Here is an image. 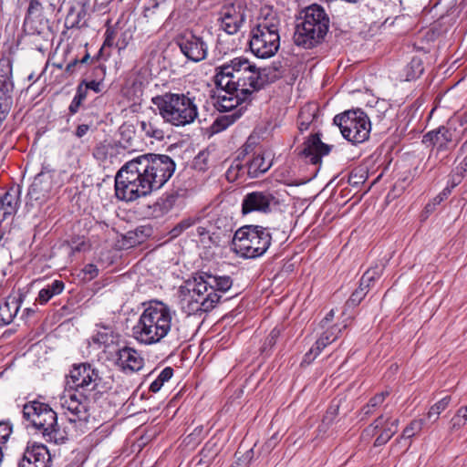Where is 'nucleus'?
<instances>
[{"label":"nucleus","mask_w":467,"mask_h":467,"mask_svg":"<svg viewBox=\"0 0 467 467\" xmlns=\"http://www.w3.org/2000/svg\"><path fill=\"white\" fill-rule=\"evenodd\" d=\"M78 5L81 7V10L78 12V16H84L88 13L90 8L91 0H77Z\"/></svg>","instance_id":"52"},{"label":"nucleus","mask_w":467,"mask_h":467,"mask_svg":"<svg viewBox=\"0 0 467 467\" xmlns=\"http://www.w3.org/2000/svg\"><path fill=\"white\" fill-rule=\"evenodd\" d=\"M14 90V83L12 80H0V96L12 97Z\"/></svg>","instance_id":"46"},{"label":"nucleus","mask_w":467,"mask_h":467,"mask_svg":"<svg viewBox=\"0 0 467 467\" xmlns=\"http://www.w3.org/2000/svg\"><path fill=\"white\" fill-rule=\"evenodd\" d=\"M88 92L89 91L87 89L85 85H83L80 82L77 88V92H76L75 97H77L81 102H84L88 96Z\"/></svg>","instance_id":"50"},{"label":"nucleus","mask_w":467,"mask_h":467,"mask_svg":"<svg viewBox=\"0 0 467 467\" xmlns=\"http://www.w3.org/2000/svg\"><path fill=\"white\" fill-rule=\"evenodd\" d=\"M220 27L229 35L236 34L244 22V14L234 7H225L222 11Z\"/></svg>","instance_id":"23"},{"label":"nucleus","mask_w":467,"mask_h":467,"mask_svg":"<svg viewBox=\"0 0 467 467\" xmlns=\"http://www.w3.org/2000/svg\"><path fill=\"white\" fill-rule=\"evenodd\" d=\"M347 325H333L324 331L321 336L317 339L314 346L306 353L302 363L310 364L321 353V351L329 344L337 340L343 328Z\"/></svg>","instance_id":"18"},{"label":"nucleus","mask_w":467,"mask_h":467,"mask_svg":"<svg viewBox=\"0 0 467 467\" xmlns=\"http://www.w3.org/2000/svg\"><path fill=\"white\" fill-rule=\"evenodd\" d=\"M78 64V60L75 59L73 61H71L70 63L67 64V67H66V71L67 72H70V73H73L74 70H75V67Z\"/></svg>","instance_id":"59"},{"label":"nucleus","mask_w":467,"mask_h":467,"mask_svg":"<svg viewBox=\"0 0 467 467\" xmlns=\"http://www.w3.org/2000/svg\"><path fill=\"white\" fill-rule=\"evenodd\" d=\"M19 190L12 187L0 198V222L12 217L19 206Z\"/></svg>","instance_id":"24"},{"label":"nucleus","mask_w":467,"mask_h":467,"mask_svg":"<svg viewBox=\"0 0 467 467\" xmlns=\"http://www.w3.org/2000/svg\"><path fill=\"white\" fill-rule=\"evenodd\" d=\"M368 271H372V274H370V277L376 280L380 276L382 273V268L377 266L375 268H370Z\"/></svg>","instance_id":"58"},{"label":"nucleus","mask_w":467,"mask_h":467,"mask_svg":"<svg viewBox=\"0 0 467 467\" xmlns=\"http://www.w3.org/2000/svg\"><path fill=\"white\" fill-rule=\"evenodd\" d=\"M83 272L86 275H88V277L92 279L98 275L99 269L95 265L88 264L84 267Z\"/></svg>","instance_id":"53"},{"label":"nucleus","mask_w":467,"mask_h":467,"mask_svg":"<svg viewBox=\"0 0 467 467\" xmlns=\"http://www.w3.org/2000/svg\"><path fill=\"white\" fill-rule=\"evenodd\" d=\"M272 235L268 228L246 225L239 228L233 238L234 251L243 257L256 258L269 248Z\"/></svg>","instance_id":"9"},{"label":"nucleus","mask_w":467,"mask_h":467,"mask_svg":"<svg viewBox=\"0 0 467 467\" xmlns=\"http://www.w3.org/2000/svg\"><path fill=\"white\" fill-rule=\"evenodd\" d=\"M90 127H91V124H86V123L79 124L75 130L76 137H78V138L84 137L90 130Z\"/></svg>","instance_id":"54"},{"label":"nucleus","mask_w":467,"mask_h":467,"mask_svg":"<svg viewBox=\"0 0 467 467\" xmlns=\"http://www.w3.org/2000/svg\"><path fill=\"white\" fill-rule=\"evenodd\" d=\"M334 317V310H330L327 316L324 317V319L321 321V325L324 327L327 326Z\"/></svg>","instance_id":"57"},{"label":"nucleus","mask_w":467,"mask_h":467,"mask_svg":"<svg viewBox=\"0 0 467 467\" xmlns=\"http://www.w3.org/2000/svg\"><path fill=\"white\" fill-rule=\"evenodd\" d=\"M197 222V219L192 217H188L182 220L178 223L171 230V234L172 237H177L182 234L185 230L189 229L192 225H194Z\"/></svg>","instance_id":"34"},{"label":"nucleus","mask_w":467,"mask_h":467,"mask_svg":"<svg viewBox=\"0 0 467 467\" xmlns=\"http://www.w3.org/2000/svg\"><path fill=\"white\" fill-rule=\"evenodd\" d=\"M95 73H96V75H97V76H99V75L103 76V75H104V69H103V67H96V68H95Z\"/></svg>","instance_id":"62"},{"label":"nucleus","mask_w":467,"mask_h":467,"mask_svg":"<svg viewBox=\"0 0 467 467\" xmlns=\"http://www.w3.org/2000/svg\"><path fill=\"white\" fill-rule=\"evenodd\" d=\"M389 391H382L373 396L360 410L361 419H367L375 413L376 410L384 402L389 396Z\"/></svg>","instance_id":"30"},{"label":"nucleus","mask_w":467,"mask_h":467,"mask_svg":"<svg viewBox=\"0 0 467 467\" xmlns=\"http://www.w3.org/2000/svg\"><path fill=\"white\" fill-rule=\"evenodd\" d=\"M423 71L422 65L420 60H412L407 72V80L414 79L421 75Z\"/></svg>","instance_id":"40"},{"label":"nucleus","mask_w":467,"mask_h":467,"mask_svg":"<svg viewBox=\"0 0 467 467\" xmlns=\"http://www.w3.org/2000/svg\"><path fill=\"white\" fill-rule=\"evenodd\" d=\"M245 168L243 167L240 162H236L231 165L226 171V177L229 181L236 180L241 173H244Z\"/></svg>","instance_id":"44"},{"label":"nucleus","mask_w":467,"mask_h":467,"mask_svg":"<svg viewBox=\"0 0 467 467\" xmlns=\"http://www.w3.org/2000/svg\"><path fill=\"white\" fill-rule=\"evenodd\" d=\"M399 423L398 419L391 420L390 417L381 414L364 431L363 437L378 434L374 446H382L398 431Z\"/></svg>","instance_id":"14"},{"label":"nucleus","mask_w":467,"mask_h":467,"mask_svg":"<svg viewBox=\"0 0 467 467\" xmlns=\"http://www.w3.org/2000/svg\"><path fill=\"white\" fill-rule=\"evenodd\" d=\"M180 194L178 192H166L153 205V213L156 216L168 213L176 204Z\"/></svg>","instance_id":"27"},{"label":"nucleus","mask_w":467,"mask_h":467,"mask_svg":"<svg viewBox=\"0 0 467 467\" xmlns=\"http://www.w3.org/2000/svg\"><path fill=\"white\" fill-rule=\"evenodd\" d=\"M23 415L46 441L55 443L64 441V434L57 424V413L49 405L36 400L28 402L23 407Z\"/></svg>","instance_id":"8"},{"label":"nucleus","mask_w":467,"mask_h":467,"mask_svg":"<svg viewBox=\"0 0 467 467\" xmlns=\"http://www.w3.org/2000/svg\"><path fill=\"white\" fill-rule=\"evenodd\" d=\"M99 379V371L88 363L76 365L70 370L67 384L73 390H69L60 399L61 407L71 414L68 417L69 421L88 420L90 400L88 393L95 390Z\"/></svg>","instance_id":"3"},{"label":"nucleus","mask_w":467,"mask_h":467,"mask_svg":"<svg viewBox=\"0 0 467 467\" xmlns=\"http://www.w3.org/2000/svg\"><path fill=\"white\" fill-rule=\"evenodd\" d=\"M117 364L124 371L135 372L143 368L144 359L134 348L124 347L118 351Z\"/></svg>","instance_id":"22"},{"label":"nucleus","mask_w":467,"mask_h":467,"mask_svg":"<svg viewBox=\"0 0 467 467\" xmlns=\"http://www.w3.org/2000/svg\"><path fill=\"white\" fill-rule=\"evenodd\" d=\"M455 131L448 127L441 126L427 132L422 138V143L427 147L436 148L437 152L448 151L456 146Z\"/></svg>","instance_id":"15"},{"label":"nucleus","mask_w":467,"mask_h":467,"mask_svg":"<svg viewBox=\"0 0 467 467\" xmlns=\"http://www.w3.org/2000/svg\"><path fill=\"white\" fill-rule=\"evenodd\" d=\"M83 102H81L77 97L74 96L69 107H68V115L74 116L79 110V108L82 106Z\"/></svg>","instance_id":"49"},{"label":"nucleus","mask_w":467,"mask_h":467,"mask_svg":"<svg viewBox=\"0 0 467 467\" xmlns=\"http://www.w3.org/2000/svg\"><path fill=\"white\" fill-rule=\"evenodd\" d=\"M462 150L466 152V156L463 158L462 161L460 163L458 169L461 170V176L463 175L464 172L467 171V139L462 147Z\"/></svg>","instance_id":"55"},{"label":"nucleus","mask_w":467,"mask_h":467,"mask_svg":"<svg viewBox=\"0 0 467 467\" xmlns=\"http://www.w3.org/2000/svg\"><path fill=\"white\" fill-rule=\"evenodd\" d=\"M215 82L221 88L240 90L244 96L252 95L278 78L274 67L257 68L247 58L234 57L216 68Z\"/></svg>","instance_id":"2"},{"label":"nucleus","mask_w":467,"mask_h":467,"mask_svg":"<svg viewBox=\"0 0 467 467\" xmlns=\"http://www.w3.org/2000/svg\"><path fill=\"white\" fill-rule=\"evenodd\" d=\"M88 59H89V55L86 54L81 60H78V64H83V63L87 62Z\"/></svg>","instance_id":"63"},{"label":"nucleus","mask_w":467,"mask_h":467,"mask_svg":"<svg viewBox=\"0 0 467 467\" xmlns=\"http://www.w3.org/2000/svg\"><path fill=\"white\" fill-rule=\"evenodd\" d=\"M173 375V369L171 367H166L159 374L158 378L150 384V390L153 393L158 392L164 382L168 381Z\"/></svg>","instance_id":"33"},{"label":"nucleus","mask_w":467,"mask_h":467,"mask_svg":"<svg viewBox=\"0 0 467 467\" xmlns=\"http://www.w3.org/2000/svg\"><path fill=\"white\" fill-rule=\"evenodd\" d=\"M368 291V290L367 288L359 285V286L352 293L349 299L347 301V306L355 307L358 306L366 296Z\"/></svg>","instance_id":"35"},{"label":"nucleus","mask_w":467,"mask_h":467,"mask_svg":"<svg viewBox=\"0 0 467 467\" xmlns=\"http://www.w3.org/2000/svg\"><path fill=\"white\" fill-rule=\"evenodd\" d=\"M280 21L275 16L265 17L251 32V51L260 58L273 57L280 46Z\"/></svg>","instance_id":"10"},{"label":"nucleus","mask_w":467,"mask_h":467,"mask_svg":"<svg viewBox=\"0 0 467 467\" xmlns=\"http://www.w3.org/2000/svg\"><path fill=\"white\" fill-rule=\"evenodd\" d=\"M280 206V199L276 192L270 191H256L247 193L242 202V213L247 214L253 212L271 213Z\"/></svg>","instance_id":"12"},{"label":"nucleus","mask_w":467,"mask_h":467,"mask_svg":"<svg viewBox=\"0 0 467 467\" xmlns=\"http://www.w3.org/2000/svg\"><path fill=\"white\" fill-rule=\"evenodd\" d=\"M115 36H116V30L113 27L109 26L105 32V40H104L103 46L104 47L113 46Z\"/></svg>","instance_id":"48"},{"label":"nucleus","mask_w":467,"mask_h":467,"mask_svg":"<svg viewBox=\"0 0 467 467\" xmlns=\"http://www.w3.org/2000/svg\"><path fill=\"white\" fill-rule=\"evenodd\" d=\"M333 123L339 128L342 136L354 144L364 142L369 138L371 123L368 115L360 109L336 115Z\"/></svg>","instance_id":"11"},{"label":"nucleus","mask_w":467,"mask_h":467,"mask_svg":"<svg viewBox=\"0 0 467 467\" xmlns=\"http://www.w3.org/2000/svg\"><path fill=\"white\" fill-rule=\"evenodd\" d=\"M293 41L296 46L312 49L323 42L329 28V17L318 5H311L301 12Z\"/></svg>","instance_id":"6"},{"label":"nucleus","mask_w":467,"mask_h":467,"mask_svg":"<svg viewBox=\"0 0 467 467\" xmlns=\"http://www.w3.org/2000/svg\"><path fill=\"white\" fill-rule=\"evenodd\" d=\"M85 245V243L84 242H81L80 244H78V245L76 246H71V253H75V252H79L81 251L82 249V246Z\"/></svg>","instance_id":"61"},{"label":"nucleus","mask_w":467,"mask_h":467,"mask_svg":"<svg viewBox=\"0 0 467 467\" xmlns=\"http://www.w3.org/2000/svg\"><path fill=\"white\" fill-rule=\"evenodd\" d=\"M176 45L183 56L190 61L198 63L208 55V44L204 38L192 31L184 32L176 38Z\"/></svg>","instance_id":"13"},{"label":"nucleus","mask_w":467,"mask_h":467,"mask_svg":"<svg viewBox=\"0 0 467 467\" xmlns=\"http://www.w3.org/2000/svg\"><path fill=\"white\" fill-rule=\"evenodd\" d=\"M51 455L43 444H34L27 447L17 467H50Z\"/></svg>","instance_id":"17"},{"label":"nucleus","mask_w":467,"mask_h":467,"mask_svg":"<svg viewBox=\"0 0 467 467\" xmlns=\"http://www.w3.org/2000/svg\"><path fill=\"white\" fill-rule=\"evenodd\" d=\"M81 83L85 85L88 91L92 90L95 93H100L103 89V83L100 80H82Z\"/></svg>","instance_id":"47"},{"label":"nucleus","mask_w":467,"mask_h":467,"mask_svg":"<svg viewBox=\"0 0 467 467\" xmlns=\"http://www.w3.org/2000/svg\"><path fill=\"white\" fill-rule=\"evenodd\" d=\"M314 119V114L306 113L305 109H302L298 116V129L301 132L307 130L309 125Z\"/></svg>","instance_id":"39"},{"label":"nucleus","mask_w":467,"mask_h":467,"mask_svg":"<svg viewBox=\"0 0 467 467\" xmlns=\"http://www.w3.org/2000/svg\"><path fill=\"white\" fill-rule=\"evenodd\" d=\"M175 162L164 154H144L126 162L115 176L116 197L133 202L161 189L173 175Z\"/></svg>","instance_id":"1"},{"label":"nucleus","mask_w":467,"mask_h":467,"mask_svg":"<svg viewBox=\"0 0 467 467\" xmlns=\"http://www.w3.org/2000/svg\"><path fill=\"white\" fill-rule=\"evenodd\" d=\"M271 165V161L265 160L263 154L258 153L247 163L245 170L251 178H257L266 172Z\"/></svg>","instance_id":"28"},{"label":"nucleus","mask_w":467,"mask_h":467,"mask_svg":"<svg viewBox=\"0 0 467 467\" xmlns=\"http://www.w3.org/2000/svg\"><path fill=\"white\" fill-rule=\"evenodd\" d=\"M467 421V410L462 407L457 410L455 416L451 419V429H460Z\"/></svg>","instance_id":"38"},{"label":"nucleus","mask_w":467,"mask_h":467,"mask_svg":"<svg viewBox=\"0 0 467 467\" xmlns=\"http://www.w3.org/2000/svg\"><path fill=\"white\" fill-rule=\"evenodd\" d=\"M64 287V283L61 280H54L50 285H47L39 291L36 301L39 304L44 305L54 296L61 294Z\"/></svg>","instance_id":"29"},{"label":"nucleus","mask_w":467,"mask_h":467,"mask_svg":"<svg viewBox=\"0 0 467 467\" xmlns=\"http://www.w3.org/2000/svg\"><path fill=\"white\" fill-rule=\"evenodd\" d=\"M199 279L205 283H209L207 285V290L209 294H215L216 296H221L219 293H224L228 291L232 285L233 281L229 276H217L207 272L198 273Z\"/></svg>","instance_id":"25"},{"label":"nucleus","mask_w":467,"mask_h":467,"mask_svg":"<svg viewBox=\"0 0 467 467\" xmlns=\"http://www.w3.org/2000/svg\"><path fill=\"white\" fill-rule=\"evenodd\" d=\"M98 337H98V339H97V340H98L99 342H100V343H104V344L106 343V339L104 338V337H104V335H102V334H101V335H98Z\"/></svg>","instance_id":"64"},{"label":"nucleus","mask_w":467,"mask_h":467,"mask_svg":"<svg viewBox=\"0 0 467 467\" xmlns=\"http://www.w3.org/2000/svg\"><path fill=\"white\" fill-rule=\"evenodd\" d=\"M302 146L301 155L314 165H319L322 157L328 155L332 148L331 145L322 142L318 133L311 134Z\"/></svg>","instance_id":"16"},{"label":"nucleus","mask_w":467,"mask_h":467,"mask_svg":"<svg viewBox=\"0 0 467 467\" xmlns=\"http://www.w3.org/2000/svg\"><path fill=\"white\" fill-rule=\"evenodd\" d=\"M280 336V329L277 327H275L269 334V336L266 337L264 346L262 348V351L265 352L267 348H271L273 346L275 345L277 338Z\"/></svg>","instance_id":"45"},{"label":"nucleus","mask_w":467,"mask_h":467,"mask_svg":"<svg viewBox=\"0 0 467 467\" xmlns=\"http://www.w3.org/2000/svg\"><path fill=\"white\" fill-rule=\"evenodd\" d=\"M166 123L168 122L164 120L160 112L157 113L153 110L151 114L145 116L139 121V126L145 136L162 140L166 133Z\"/></svg>","instance_id":"20"},{"label":"nucleus","mask_w":467,"mask_h":467,"mask_svg":"<svg viewBox=\"0 0 467 467\" xmlns=\"http://www.w3.org/2000/svg\"><path fill=\"white\" fill-rule=\"evenodd\" d=\"M451 193L449 188L444 189L439 195L433 199V205L440 204L444 199H446Z\"/></svg>","instance_id":"56"},{"label":"nucleus","mask_w":467,"mask_h":467,"mask_svg":"<svg viewBox=\"0 0 467 467\" xmlns=\"http://www.w3.org/2000/svg\"><path fill=\"white\" fill-rule=\"evenodd\" d=\"M244 109H245V107L241 106L238 110L231 114L218 117L213 123V127L217 131L226 129L241 117Z\"/></svg>","instance_id":"31"},{"label":"nucleus","mask_w":467,"mask_h":467,"mask_svg":"<svg viewBox=\"0 0 467 467\" xmlns=\"http://www.w3.org/2000/svg\"><path fill=\"white\" fill-rule=\"evenodd\" d=\"M13 104L12 97L0 96V120H4L8 115Z\"/></svg>","instance_id":"43"},{"label":"nucleus","mask_w":467,"mask_h":467,"mask_svg":"<svg viewBox=\"0 0 467 467\" xmlns=\"http://www.w3.org/2000/svg\"><path fill=\"white\" fill-rule=\"evenodd\" d=\"M205 285L196 274L185 281L179 288V299L182 310L187 315H198L211 311L219 302L221 296L209 294Z\"/></svg>","instance_id":"7"},{"label":"nucleus","mask_w":467,"mask_h":467,"mask_svg":"<svg viewBox=\"0 0 467 467\" xmlns=\"http://www.w3.org/2000/svg\"><path fill=\"white\" fill-rule=\"evenodd\" d=\"M451 402V397L446 396L433 404L428 413L427 418L432 421H436L439 419L440 414L444 411Z\"/></svg>","instance_id":"32"},{"label":"nucleus","mask_w":467,"mask_h":467,"mask_svg":"<svg viewBox=\"0 0 467 467\" xmlns=\"http://www.w3.org/2000/svg\"><path fill=\"white\" fill-rule=\"evenodd\" d=\"M425 421L422 419L413 420L404 430L402 432L403 438H411L415 434L419 433L424 425Z\"/></svg>","instance_id":"36"},{"label":"nucleus","mask_w":467,"mask_h":467,"mask_svg":"<svg viewBox=\"0 0 467 467\" xmlns=\"http://www.w3.org/2000/svg\"><path fill=\"white\" fill-rule=\"evenodd\" d=\"M370 274H372V271H366L361 279H360V282H359V285L361 286H364L365 288H367L368 290L371 283H373L375 281L374 278H371L370 277Z\"/></svg>","instance_id":"51"},{"label":"nucleus","mask_w":467,"mask_h":467,"mask_svg":"<svg viewBox=\"0 0 467 467\" xmlns=\"http://www.w3.org/2000/svg\"><path fill=\"white\" fill-rule=\"evenodd\" d=\"M151 102L169 124L185 127L198 119L202 99L191 92H166L153 97Z\"/></svg>","instance_id":"5"},{"label":"nucleus","mask_w":467,"mask_h":467,"mask_svg":"<svg viewBox=\"0 0 467 467\" xmlns=\"http://www.w3.org/2000/svg\"><path fill=\"white\" fill-rule=\"evenodd\" d=\"M175 317V310L167 304L150 301L132 328L134 338L144 345L161 342L171 331Z\"/></svg>","instance_id":"4"},{"label":"nucleus","mask_w":467,"mask_h":467,"mask_svg":"<svg viewBox=\"0 0 467 467\" xmlns=\"http://www.w3.org/2000/svg\"><path fill=\"white\" fill-rule=\"evenodd\" d=\"M167 0H150L151 8L156 9L160 6L161 4L165 3Z\"/></svg>","instance_id":"60"},{"label":"nucleus","mask_w":467,"mask_h":467,"mask_svg":"<svg viewBox=\"0 0 467 467\" xmlns=\"http://www.w3.org/2000/svg\"><path fill=\"white\" fill-rule=\"evenodd\" d=\"M21 303L20 296H8L5 302L0 305V326L8 325L14 320Z\"/></svg>","instance_id":"26"},{"label":"nucleus","mask_w":467,"mask_h":467,"mask_svg":"<svg viewBox=\"0 0 467 467\" xmlns=\"http://www.w3.org/2000/svg\"><path fill=\"white\" fill-rule=\"evenodd\" d=\"M12 80V63L8 59L0 61V80Z\"/></svg>","instance_id":"42"},{"label":"nucleus","mask_w":467,"mask_h":467,"mask_svg":"<svg viewBox=\"0 0 467 467\" xmlns=\"http://www.w3.org/2000/svg\"><path fill=\"white\" fill-rule=\"evenodd\" d=\"M13 431L12 425L9 421H0V447L6 443Z\"/></svg>","instance_id":"41"},{"label":"nucleus","mask_w":467,"mask_h":467,"mask_svg":"<svg viewBox=\"0 0 467 467\" xmlns=\"http://www.w3.org/2000/svg\"><path fill=\"white\" fill-rule=\"evenodd\" d=\"M222 89L214 103L220 112H234L238 110L237 108L243 103L252 100L251 97L241 94L240 90H232L225 88H222Z\"/></svg>","instance_id":"19"},{"label":"nucleus","mask_w":467,"mask_h":467,"mask_svg":"<svg viewBox=\"0 0 467 467\" xmlns=\"http://www.w3.org/2000/svg\"><path fill=\"white\" fill-rule=\"evenodd\" d=\"M52 189V176L49 172H39L29 187L27 196L31 201L44 202Z\"/></svg>","instance_id":"21"},{"label":"nucleus","mask_w":467,"mask_h":467,"mask_svg":"<svg viewBox=\"0 0 467 467\" xmlns=\"http://www.w3.org/2000/svg\"><path fill=\"white\" fill-rule=\"evenodd\" d=\"M43 7L39 1L31 0L28 5L25 22H28L32 18L39 17L42 14Z\"/></svg>","instance_id":"37"}]
</instances>
